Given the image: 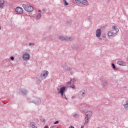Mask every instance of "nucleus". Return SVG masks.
<instances>
[{"label": "nucleus", "instance_id": "nucleus-41", "mask_svg": "<svg viewBox=\"0 0 128 128\" xmlns=\"http://www.w3.org/2000/svg\"><path fill=\"white\" fill-rule=\"evenodd\" d=\"M72 98H74V96H72Z\"/></svg>", "mask_w": 128, "mask_h": 128}, {"label": "nucleus", "instance_id": "nucleus-10", "mask_svg": "<svg viewBox=\"0 0 128 128\" xmlns=\"http://www.w3.org/2000/svg\"><path fill=\"white\" fill-rule=\"evenodd\" d=\"M42 40L44 42V40H46V42H52V36L48 35L44 37Z\"/></svg>", "mask_w": 128, "mask_h": 128}, {"label": "nucleus", "instance_id": "nucleus-1", "mask_svg": "<svg viewBox=\"0 0 128 128\" xmlns=\"http://www.w3.org/2000/svg\"><path fill=\"white\" fill-rule=\"evenodd\" d=\"M28 102L29 103L34 104L36 106H40L42 104V100L40 98L32 96L31 98H28Z\"/></svg>", "mask_w": 128, "mask_h": 128}, {"label": "nucleus", "instance_id": "nucleus-40", "mask_svg": "<svg viewBox=\"0 0 128 128\" xmlns=\"http://www.w3.org/2000/svg\"><path fill=\"white\" fill-rule=\"evenodd\" d=\"M1 28H1L0 26V30H1Z\"/></svg>", "mask_w": 128, "mask_h": 128}, {"label": "nucleus", "instance_id": "nucleus-9", "mask_svg": "<svg viewBox=\"0 0 128 128\" xmlns=\"http://www.w3.org/2000/svg\"><path fill=\"white\" fill-rule=\"evenodd\" d=\"M86 96V92L84 90L80 91L78 94V97L80 100H82Z\"/></svg>", "mask_w": 128, "mask_h": 128}, {"label": "nucleus", "instance_id": "nucleus-29", "mask_svg": "<svg viewBox=\"0 0 128 128\" xmlns=\"http://www.w3.org/2000/svg\"><path fill=\"white\" fill-rule=\"evenodd\" d=\"M78 46L77 45H76V46L75 47H73L74 48H75V50H77V48H78Z\"/></svg>", "mask_w": 128, "mask_h": 128}, {"label": "nucleus", "instance_id": "nucleus-24", "mask_svg": "<svg viewBox=\"0 0 128 128\" xmlns=\"http://www.w3.org/2000/svg\"><path fill=\"white\" fill-rule=\"evenodd\" d=\"M75 1L76 4H80L82 2V0H75Z\"/></svg>", "mask_w": 128, "mask_h": 128}, {"label": "nucleus", "instance_id": "nucleus-23", "mask_svg": "<svg viewBox=\"0 0 128 128\" xmlns=\"http://www.w3.org/2000/svg\"><path fill=\"white\" fill-rule=\"evenodd\" d=\"M64 70H66V72L70 70V68L68 67L67 66H64Z\"/></svg>", "mask_w": 128, "mask_h": 128}, {"label": "nucleus", "instance_id": "nucleus-18", "mask_svg": "<svg viewBox=\"0 0 128 128\" xmlns=\"http://www.w3.org/2000/svg\"><path fill=\"white\" fill-rule=\"evenodd\" d=\"M124 108L128 112V101L126 102V103L125 104H124Z\"/></svg>", "mask_w": 128, "mask_h": 128}, {"label": "nucleus", "instance_id": "nucleus-8", "mask_svg": "<svg viewBox=\"0 0 128 128\" xmlns=\"http://www.w3.org/2000/svg\"><path fill=\"white\" fill-rule=\"evenodd\" d=\"M22 58L24 60H28L30 58V54L28 52H24L22 56Z\"/></svg>", "mask_w": 128, "mask_h": 128}, {"label": "nucleus", "instance_id": "nucleus-22", "mask_svg": "<svg viewBox=\"0 0 128 128\" xmlns=\"http://www.w3.org/2000/svg\"><path fill=\"white\" fill-rule=\"evenodd\" d=\"M63 2L65 4V6H68V3L66 2V0H63Z\"/></svg>", "mask_w": 128, "mask_h": 128}, {"label": "nucleus", "instance_id": "nucleus-6", "mask_svg": "<svg viewBox=\"0 0 128 128\" xmlns=\"http://www.w3.org/2000/svg\"><path fill=\"white\" fill-rule=\"evenodd\" d=\"M59 40L62 42H64V40H65L66 42H72V40H74V38L72 36L68 37L66 36H60L59 37Z\"/></svg>", "mask_w": 128, "mask_h": 128}, {"label": "nucleus", "instance_id": "nucleus-36", "mask_svg": "<svg viewBox=\"0 0 128 128\" xmlns=\"http://www.w3.org/2000/svg\"><path fill=\"white\" fill-rule=\"evenodd\" d=\"M69 128H74V127L73 126H70V127H69Z\"/></svg>", "mask_w": 128, "mask_h": 128}, {"label": "nucleus", "instance_id": "nucleus-16", "mask_svg": "<svg viewBox=\"0 0 128 128\" xmlns=\"http://www.w3.org/2000/svg\"><path fill=\"white\" fill-rule=\"evenodd\" d=\"M118 64H119V66H126V64L125 62H124L122 61H118L117 62Z\"/></svg>", "mask_w": 128, "mask_h": 128}, {"label": "nucleus", "instance_id": "nucleus-37", "mask_svg": "<svg viewBox=\"0 0 128 128\" xmlns=\"http://www.w3.org/2000/svg\"><path fill=\"white\" fill-rule=\"evenodd\" d=\"M38 12H42V10H38Z\"/></svg>", "mask_w": 128, "mask_h": 128}, {"label": "nucleus", "instance_id": "nucleus-38", "mask_svg": "<svg viewBox=\"0 0 128 128\" xmlns=\"http://www.w3.org/2000/svg\"><path fill=\"white\" fill-rule=\"evenodd\" d=\"M99 40H102V38H100Z\"/></svg>", "mask_w": 128, "mask_h": 128}, {"label": "nucleus", "instance_id": "nucleus-5", "mask_svg": "<svg viewBox=\"0 0 128 128\" xmlns=\"http://www.w3.org/2000/svg\"><path fill=\"white\" fill-rule=\"evenodd\" d=\"M92 111H88L86 112L85 122L84 123V126H86L88 124V120L92 115Z\"/></svg>", "mask_w": 128, "mask_h": 128}, {"label": "nucleus", "instance_id": "nucleus-35", "mask_svg": "<svg viewBox=\"0 0 128 128\" xmlns=\"http://www.w3.org/2000/svg\"><path fill=\"white\" fill-rule=\"evenodd\" d=\"M50 128H56L55 126H52Z\"/></svg>", "mask_w": 128, "mask_h": 128}, {"label": "nucleus", "instance_id": "nucleus-26", "mask_svg": "<svg viewBox=\"0 0 128 128\" xmlns=\"http://www.w3.org/2000/svg\"><path fill=\"white\" fill-rule=\"evenodd\" d=\"M112 66L113 70H116V65L112 63Z\"/></svg>", "mask_w": 128, "mask_h": 128}, {"label": "nucleus", "instance_id": "nucleus-2", "mask_svg": "<svg viewBox=\"0 0 128 128\" xmlns=\"http://www.w3.org/2000/svg\"><path fill=\"white\" fill-rule=\"evenodd\" d=\"M112 30H110L108 32V36H112V38H114L116 36V34H118V32H119V30L116 28V26H112Z\"/></svg>", "mask_w": 128, "mask_h": 128}, {"label": "nucleus", "instance_id": "nucleus-30", "mask_svg": "<svg viewBox=\"0 0 128 128\" xmlns=\"http://www.w3.org/2000/svg\"><path fill=\"white\" fill-rule=\"evenodd\" d=\"M70 88H74V84L71 85Z\"/></svg>", "mask_w": 128, "mask_h": 128}, {"label": "nucleus", "instance_id": "nucleus-39", "mask_svg": "<svg viewBox=\"0 0 128 128\" xmlns=\"http://www.w3.org/2000/svg\"><path fill=\"white\" fill-rule=\"evenodd\" d=\"M84 126H82L80 128H84Z\"/></svg>", "mask_w": 128, "mask_h": 128}, {"label": "nucleus", "instance_id": "nucleus-27", "mask_svg": "<svg viewBox=\"0 0 128 128\" xmlns=\"http://www.w3.org/2000/svg\"><path fill=\"white\" fill-rule=\"evenodd\" d=\"M10 60H14V58L12 56H11V57L10 58Z\"/></svg>", "mask_w": 128, "mask_h": 128}, {"label": "nucleus", "instance_id": "nucleus-4", "mask_svg": "<svg viewBox=\"0 0 128 128\" xmlns=\"http://www.w3.org/2000/svg\"><path fill=\"white\" fill-rule=\"evenodd\" d=\"M22 6L24 10L28 12H32L34 10V7H32V5H30L28 4H23Z\"/></svg>", "mask_w": 128, "mask_h": 128}, {"label": "nucleus", "instance_id": "nucleus-11", "mask_svg": "<svg viewBox=\"0 0 128 128\" xmlns=\"http://www.w3.org/2000/svg\"><path fill=\"white\" fill-rule=\"evenodd\" d=\"M15 12H17V14H22L24 13V9L18 6L16 9H15Z\"/></svg>", "mask_w": 128, "mask_h": 128}, {"label": "nucleus", "instance_id": "nucleus-12", "mask_svg": "<svg viewBox=\"0 0 128 128\" xmlns=\"http://www.w3.org/2000/svg\"><path fill=\"white\" fill-rule=\"evenodd\" d=\"M96 38H100L102 36V30L100 29H98L96 32Z\"/></svg>", "mask_w": 128, "mask_h": 128}, {"label": "nucleus", "instance_id": "nucleus-20", "mask_svg": "<svg viewBox=\"0 0 128 128\" xmlns=\"http://www.w3.org/2000/svg\"><path fill=\"white\" fill-rule=\"evenodd\" d=\"M41 16H42V14H40V13L38 14L36 16V19L38 20H40V18Z\"/></svg>", "mask_w": 128, "mask_h": 128}, {"label": "nucleus", "instance_id": "nucleus-42", "mask_svg": "<svg viewBox=\"0 0 128 128\" xmlns=\"http://www.w3.org/2000/svg\"><path fill=\"white\" fill-rule=\"evenodd\" d=\"M44 10V12H46V10Z\"/></svg>", "mask_w": 128, "mask_h": 128}, {"label": "nucleus", "instance_id": "nucleus-31", "mask_svg": "<svg viewBox=\"0 0 128 128\" xmlns=\"http://www.w3.org/2000/svg\"><path fill=\"white\" fill-rule=\"evenodd\" d=\"M88 20H92V17H90V16L88 17Z\"/></svg>", "mask_w": 128, "mask_h": 128}, {"label": "nucleus", "instance_id": "nucleus-33", "mask_svg": "<svg viewBox=\"0 0 128 128\" xmlns=\"http://www.w3.org/2000/svg\"><path fill=\"white\" fill-rule=\"evenodd\" d=\"M44 128H48V125L45 126Z\"/></svg>", "mask_w": 128, "mask_h": 128}, {"label": "nucleus", "instance_id": "nucleus-14", "mask_svg": "<svg viewBox=\"0 0 128 128\" xmlns=\"http://www.w3.org/2000/svg\"><path fill=\"white\" fill-rule=\"evenodd\" d=\"M4 0H0V8L2 10L4 8Z\"/></svg>", "mask_w": 128, "mask_h": 128}, {"label": "nucleus", "instance_id": "nucleus-32", "mask_svg": "<svg viewBox=\"0 0 128 128\" xmlns=\"http://www.w3.org/2000/svg\"><path fill=\"white\" fill-rule=\"evenodd\" d=\"M70 84H72V82H69L67 83L68 86H70Z\"/></svg>", "mask_w": 128, "mask_h": 128}, {"label": "nucleus", "instance_id": "nucleus-17", "mask_svg": "<svg viewBox=\"0 0 128 128\" xmlns=\"http://www.w3.org/2000/svg\"><path fill=\"white\" fill-rule=\"evenodd\" d=\"M82 4H84V6H88V2L86 0H81V3Z\"/></svg>", "mask_w": 128, "mask_h": 128}, {"label": "nucleus", "instance_id": "nucleus-19", "mask_svg": "<svg viewBox=\"0 0 128 128\" xmlns=\"http://www.w3.org/2000/svg\"><path fill=\"white\" fill-rule=\"evenodd\" d=\"M102 86H106V84H108V81H106V80H103L102 82Z\"/></svg>", "mask_w": 128, "mask_h": 128}, {"label": "nucleus", "instance_id": "nucleus-21", "mask_svg": "<svg viewBox=\"0 0 128 128\" xmlns=\"http://www.w3.org/2000/svg\"><path fill=\"white\" fill-rule=\"evenodd\" d=\"M74 118H80V115L78 114H74L73 116Z\"/></svg>", "mask_w": 128, "mask_h": 128}, {"label": "nucleus", "instance_id": "nucleus-7", "mask_svg": "<svg viewBox=\"0 0 128 128\" xmlns=\"http://www.w3.org/2000/svg\"><path fill=\"white\" fill-rule=\"evenodd\" d=\"M48 76V71L44 70L41 72L40 75V78H41L42 80H44Z\"/></svg>", "mask_w": 128, "mask_h": 128}, {"label": "nucleus", "instance_id": "nucleus-34", "mask_svg": "<svg viewBox=\"0 0 128 128\" xmlns=\"http://www.w3.org/2000/svg\"><path fill=\"white\" fill-rule=\"evenodd\" d=\"M42 122H46V119L42 120Z\"/></svg>", "mask_w": 128, "mask_h": 128}, {"label": "nucleus", "instance_id": "nucleus-3", "mask_svg": "<svg viewBox=\"0 0 128 128\" xmlns=\"http://www.w3.org/2000/svg\"><path fill=\"white\" fill-rule=\"evenodd\" d=\"M58 94H60V96H62V98H64L66 100H68V98H66V95L64 94V92H66V86H62L60 89L58 88Z\"/></svg>", "mask_w": 128, "mask_h": 128}, {"label": "nucleus", "instance_id": "nucleus-28", "mask_svg": "<svg viewBox=\"0 0 128 128\" xmlns=\"http://www.w3.org/2000/svg\"><path fill=\"white\" fill-rule=\"evenodd\" d=\"M58 122H60L56 121L55 122H54V124H58Z\"/></svg>", "mask_w": 128, "mask_h": 128}, {"label": "nucleus", "instance_id": "nucleus-25", "mask_svg": "<svg viewBox=\"0 0 128 128\" xmlns=\"http://www.w3.org/2000/svg\"><path fill=\"white\" fill-rule=\"evenodd\" d=\"M34 42H30L28 44V46H34Z\"/></svg>", "mask_w": 128, "mask_h": 128}, {"label": "nucleus", "instance_id": "nucleus-15", "mask_svg": "<svg viewBox=\"0 0 128 128\" xmlns=\"http://www.w3.org/2000/svg\"><path fill=\"white\" fill-rule=\"evenodd\" d=\"M30 126L32 128H38V127H36V123L34 122H30Z\"/></svg>", "mask_w": 128, "mask_h": 128}, {"label": "nucleus", "instance_id": "nucleus-13", "mask_svg": "<svg viewBox=\"0 0 128 128\" xmlns=\"http://www.w3.org/2000/svg\"><path fill=\"white\" fill-rule=\"evenodd\" d=\"M20 92L23 96H26V94H28V90L26 88H22L20 90Z\"/></svg>", "mask_w": 128, "mask_h": 128}]
</instances>
